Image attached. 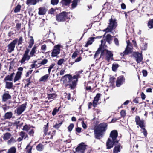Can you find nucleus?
<instances>
[{
  "instance_id": "aec40b11",
  "label": "nucleus",
  "mask_w": 153,
  "mask_h": 153,
  "mask_svg": "<svg viewBox=\"0 0 153 153\" xmlns=\"http://www.w3.org/2000/svg\"><path fill=\"white\" fill-rule=\"evenodd\" d=\"M22 74V72L21 71H19L17 72L14 78V82H16L19 80L21 79Z\"/></svg>"
},
{
  "instance_id": "f8f14e48",
  "label": "nucleus",
  "mask_w": 153,
  "mask_h": 153,
  "mask_svg": "<svg viewBox=\"0 0 153 153\" xmlns=\"http://www.w3.org/2000/svg\"><path fill=\"white\" fill-rule=\"evenodd\" d=\"M17 42V39H16L12 41L8 45V52L11 53L14 50L15 45Z\"/></svg>"
},
{
  "instance_id": "9d476101",
  "label": "nucleus",
  "mask_w": 153,
  "mask_h": 153,
  "mask_svg": "<svg viewBox=\"0 0 153 153\" xmlns=\"http://www.w3.org/2000/svg\"><path fill=\"white\" fill-rule=\"evenodd\" d=\"M62 47L60 44H59L55 45L52 51L51 56L53 57L57 56L60 53V48Z\"/></svg>"
},
{
  "instance_id": "58836bf2",
  "label": "nucleus",
  "mask_w": 153,
  "mask_h": 153,
  "mask_svg": "<svg viewBox=\"0 0 153 153\" xmlns=\"http://www.w3.org/2000/svg\"><path fill=\"white\" fill-rule=\"evenodd\" d=\"M32 127L34 128V127L31 126ZM31 127H30L29 126L27 125H25L23 127V130L25 131H27L29 130L31 128Z\"/></svg>"
},
{
  "instance_id": "37998d69",
  "label": "nucleus",
  "mask_w": 153,
  "mask_h": 153,
  "mask_svg": "<svg viewBox=\"0 0 153 153\" xmlns=\"http://www.w3.org/2000/svg\"><path fill=\"white\" fill-rule=\"evenodd\" d=\"M25 133L24 132L21 131L20 132V134H19V135L21 136V137L22 138V139L19 138H18V140L19 141H20L24 137L25 135Z\"/></svg>"
},
{
  "instance_id": "ea45409f",
  "label": "nucleus",
  "mask_w": 153,
  "mask_h": 153,
  "mask_svg": "<svg viewBox=\"0 0 153 153\" xmlns=\"http://www.w3.org/2000/svg\"><path fill=\"white\" fill-rule=\"evenodd\" d=\"M60 107H59L57 109V108H54L52 112V114L53 116L55 115L56 113L59 111V109L60 108Z\"/></svg>"
},
{
  "instance_id": "603ef678",
  "label": "nucleus",
  "mask_w": 153,
  "mask_h": 153,
  "mask_svg": "<svg viewBox=\"0 0 153 153\" xmlns=\"http://www.w3.org/2000/svg\"><path fill=\"white\" fill-rule=\"evenodd\" d=\"M59 2V0H51V4L55 5L57 4Z\"/></svg>"
},
{
  "instance_id": "a878e982",
  "label": "nucleus",
  "mask_w": 153,
  "mask_h": 153,
  "mask_svg": "<svg viewBox=\"0 0 153 153\" xmlns=\"http://www.w3.org/2000/svg\"><path fill=\"white\" fill-rule=\"evenodd\" d=\"M13 87V84L11 82H6L5 88H7L10 89H12Z\"/></svg>"
},
{
  "instance_id": "a211bd4d",
  "label": "nucleus",
  "mask_w": 153,
  "mask_h": 153,
  "mask_svg": "<svg viewBox=\"0 0 153 153\" xmlns=\"http://www.w3.org/2000/svg\"><path fill=\"white\" fill-rule=\"evenodd\" d=\"M11 96L9 94L8 91H7L6 93H4L2 96V101L3 102H6L7 100L10 99L11 98Z\"/></svg>"
},
{
  "instance_id": "052dcab7",
  "label": "nucleus",
  "mask_w": 153,
  "mask_h": 153,
  "mask_svg": "<svg viewBox=\"0 0 153 153\" xmlns=\"http://www.w3.org/2000/svg\"><path fill=\"white\" fill-rule=\"evenodd\" d=\"M114 42L116 45L119 46V41L117 38H115L114 39Z\"/></svg>"
},
{
  "instance_id": "49530a36",
  "label": "nucleus",
  "mask_w": 153,
  "mask_h": 153,
  "mask_svg": "<svg viewBox=\"0 0 153 153\" xmlns=\"http://www.w3.org/2000/svg\"><path fill=\"white\" fill-rule=\"evenodd\" d=\"M56 95L54 94H48V97L49 99H53L55 97Z\"/></svg>"
},
{
  "instance_id": "a19ab883",
  "label": "nucleus",
  "mask_w": 153,
  "mask_h": 153,
  "mask_svg": "<svg viewBox=\"0 0 153 153\" xmlns=\"http://www.w3.org/2000/svg\"><path fill=\"white\" fill-rule=\"evenodd\" d=\"M31 142H30L29 144L27 145L26 148V149H27V151L28 153H31V150L32 149V147L30 146V145Z\"/></svg>"
},
{
  "instance_id": "e2e57ef3",
  "label": "nucleus",
  "mask_w": 153,
  "mask_h": 153,
  "mask_svg": "<svg viewBox=\"0 0 153 153\" xmlns=\"http://www.w3.org/2000/svg\"><path fill=\"white\" fill-rule=\"evenodd\" d=\"M142 73L143 74V75L144 76H147V72L146 70H143L142 71Z\"/></svg>"
},
{
  "instance_id": "4468645a",
  "label": "nucleus",
  "mask_w": 153,
  "mask_h": 153,
  "mask_svg": "<svg viewBox=\"0 0 153 153\" xmlns=\"http://www.w3.org/2000/svg\"><path fill=\"white\" fill-rule=\"evenodd\" d=\"M134 57L136 61L138 63L141 62L143 59L142 53L134 52Z\"/></svg>"
},
{
  "instance_id": "cd10ccee",
  "label": "nucleus",
  "mask_w": 153,
  "mask_h": 153,
  "mask_svg": "<svg viewBox=\"0 0 153 153\" xmlns=\"http://www.w3.org/2000/svg\"><path fill=\"white\" fill-rule=\"evenodd\" d=\"M48 123H47V125H44V132L45 136L49 134L47 133L48 130Z\"/></svg>"
},
{
  "instance_id": "f3484780",
  "label": "nucleus",
  "mask_w": 153,
  "mask_h": 153,
  "mask_svg": "<svg viewBox=\"0 0 153 153\" xmlns=\"http://www.w3.org/2000/svg\"><path fill=\"white\" fill-rule=\"evenodd\" d=\"M100 96L101 94L100 93H98L94 97L93 101V105L94 108L96 107L97 106L98 103V102L100 97Z\"/></svg>"
},
{
  "instance_id": "412c9836",
  "label": "nucleus",
  "mask_w": 153,
  "mask_h": 153,
  "mask_svg": "<svg viewBox=\"0 0 153 153\" xmlns=\"http://www.w3.org/2000/svg\"><path fill=\"white\" fill-rule=\"evenodd\" d=\"M122 147L120 145L118 144L115 146L113 149V153H118L120 152Z\"/></svg>"
},
{
  "instance_id": "c85d7f7f",
  "label": "nucleus",
  "mask_w": 153,
  "mask_h": 153,
  "mask_svg": "<svg viewBox=\"0 0 153 153\" xmlns=\"http://www.w3.org/2000/svg\"><path fill=\"white\" fill-rule=\"evenodd\" d=\"M16 148L15 147H12L8 150L7 153H16Z\"/></svg>"
},
{
  "instance_id": "79ce46f5",
  "label": "nucleus",
  "mask_w": 153,
  "mask_h": 153,
  "mask_svg": "<svg viewBox=\"0 0 153 153\" xmlns=\"http://www.w3.org/2000/svg\"><path fill=\"white\" fill-rule=\"evenodd\" d=\"M16 142V141L13 137H12L11 139L8 141V143L9 144L14 143Z\"/></svg>"
},
{
  "instance_id": "4d7b16f0",
  "label": "nucleus",
  "mask_w": 153,
  "mask_h": 153,
  "mask_svg": "<svg viewBox=\"0 0 153 153\" xmlns=\"http://www.w3.org/2000/svg\"><path fill=\"white\" fill-rule=\"evenodd\" d=\"M120 115L121 117H124L126 115V112L125 110H122L120 112Z\"/></svg>"
},
{
  "instance_id": "dca6fc26",
  "label": "nucleus",
  "mask_w": 153,
  "mask_h": 153,
  "mask_svg": "<svg viewBox=\"0 0 153 153\" xmlns=\"http://www.w3.org/2000/svg\"><path fill=\"white\" fill-rule=\"evenodd\" d=\"M26 104H23L17 108L16 113L18 114H20L24 111L26 108Z\"/></svg>"
},
{
  "instance_id": "423d86ee",
  "label": "nucleus",
  "mask_w": 153,
  "mask_h": 153,
  "mask_svg": "<svg viewBox=\"0 0 153 153\" xmlns=\"http://www.w3.org/2000/svg\"><path fill=\"white\" fill-rule=\"evenodd\" d=\"M135 122L136 124L138 125L143 130V132L144 135L146 136L147 134V131L145 128V126L144 124V121L143 120H140V117L138 116H136L135 117Z\"/></svg>"
},
{
  "instance_id": "4be33fe9",
  "label": "nucleus",
  "mask_w": 153,
  "mask_h": 153,
  "mask_svg": "<svg viewBox=\"0 0 153 153\" xmlns=\"http://www.w3.org/2000/svg\"><path fill=\"white\" fill-rule=\"evenodd\" d=\"M13 113L11 112H7L5 113L4 116V118L5 119H10L12 118Z\"/></svg>"
},
{
  "instance_id": "20e7f679",
  "label": "nucleus",
  "mask_w": 153,
  "mask_h": 153,
  "mask_svg": "<svg viewBox=\"0 0 153 153\" xmlns=\"http://www.w3.org/2000/svg\"><path fill=\"white\" fill-rule=\"evenodd\" d=\"M117 136L118 133L117 131L113 130L111 131L110 135V137L111 139L108 138L106 143L107 149H110L112 148L114 145L118 143L119 141L116 140Z\"/></svg>"
},
{
  "instance_id": "6ab92c4d",
  "label": "nucleus",
  "mask_w": 153,
  "mask_h": 153,
  "mask_svg": "<svg viewBox=\"0 0 153 153\" xmlns=\"http://www.w3.org/2000/svg\"><path fill=\"white\" fill-rule=\"evenodd\" d=\"M102 37V36H98L97 37H90L88 39L87 42V43L86 44L85 46L86 47H87L89 45L91 44L93 42H94V39L99 38H101Z\"/></svg>"
},
{
  "instance_id": "13d9d810",
  "label": "nucleus",
  "mask_w": 153,
  "mask_h": 153,
  "mask_svg": "<svg viewBox=\"0 0 153 153\" xmlns=\"http://www.w3.org/2000/svg\"><path fill=\"white\" fill-rule=\"evenodd\" d=\"M30 38L29 43L34 44V41L33 37L32 36H30Z\"/></svg>"
},
{
  "instance_id": "5701e85b",
  "label": "nucleus",
  "mask_w": 153,
  "mask_h": 153,
  "mask_svg": "<svg viewBox=\"0 0 153 153\" xmlns=\"http://www.w3.org/2000/svg\"><path fill=\"white\" fill-rule=\"evenodd\" d=\"M15 75V73L13 72L10 75H8L6 76L4 79L5 80L12 81L13 80V77Z\"/></svg>"
},
{
  "instance_id": "680f3d73",
  "label": "nucleus",
  "mask_w": 153,
  "mask_h": 153,
  "mask_svg": "<svg viewBox=\"0 0 153 153\" xmlns=\"http://www.w3.org/2000/svg\"><path fill=\"white\" fill-rule=\"evenodd\" d=\"M143 45H144V47L143 48L144 50H146L147 46V43L146 42L143 43Z\"/></svg>"
},
{
  "instance_id": "bf43d9fd",
  "label": "nucleus",
  "mask_w": 153,
  "mask_h": 153,
  "mask_svg": "<svg viewBox=\"0 0 153 153\" xmlns=\"http://www.w3.org/2000/svg\"><path fill=\"white\" fill-rule=\"evenodd\" d=\"M82 59V58L81 56H79L76 59L74 62H77L81 61Z\"/></svg>"
},
{
  "instance_id": "a18cd8bd",
  "label": "nucleus",
  "mask_w": 153,
  "mask_h": 153,
  "mask_svg": "<svg viewBox=\"0 0 153 153\" xmlns=\"http://www.w3.org/2000/svg\"><path fill=\"white\" fill-rule=\"evenodd\" d=\"M62 123V122L58 123H56L54 126L53 127L56 129H58L60 127Z\"/></svg>"
},
{
  "instance_id": "7ed1b4c3",
  "label": "nucleus",
  "mask_w": 153,
  "mask_h": 153,
  "mask_svg": "<svg viewBox=\"0 0 153 153\" xmlns=\"http://www.w3.org/2000/svg\"><path fill=\"white\" fill-rule=\"evenodd\" d=\"M107 125L105 123L99 124L94 130L95 137L97 139H100L104 134L107 129Z\"/></svg>"
},
{
  "instance_id": "6e6d98bb",
  "label": "nucleus",
  "mask_w": 153,
  "mask_h": 153,
  "mask_svg": "<svg viewBox=\"0 0 153 153\" xmlns=\"http://www.w3.org/2000/svg\"><path fill=\"white\" fill-rule=\"evenodd\" d=\"M21 24L20 23H17L16 25V27L17 30H19L21 28Z\"/></svg>"
},
{
  "instance_id": "774afa93",
  "label": "nucleus",
  "mask_w": 153,
  "mask_h": 153,
  "mask_svg": "<svg viewBox=\"0 0 153 153\" xmlns=\"http://www.w3.org/2000/svg\"><path fill=\"white\" fill-rule=\"evenodd\" d=\"M37 66L38 65L37 64H35V63H33V64L31 65L30 67H31V68L33 69L36 67H37Z\"/></svg>"
},
{
  "instance_id": "2eb2a0df",
  "label": "nucleus",
  "mask_w": 153,
  "mask_h": 153,
  "mask_svg": "<svg viewBox=\"0 0 153 153\" xmlns=\"http://www.w3.org/2000/svg\"><path fill=\"white\" fill-rule=\"evenodd\" d=\"M125 81V78L123 76H119L118 77L116 81V86L119 87Z\"/></svg>"
},
{
  "instance_id": "f03ea898",
  "label": "nucleus",
  "mask_w": 153,
  "mask_h": 153,
  "mask_svg": "<svg viewBox=\"0 0 153 153\" xmlns=\"http://www.w3.org/2000/svg\"><path fill=\"white\" fill-rule=\"evenodd\" d=\"M79 75L77 74L72 76L70 74L65 75L62 77V79L66 86L69 85L71 89H73L76 86Z\"/></svg>"
},
{
  "instance_id": "7c9ffc66",
  "label": "nucleus",
  "mask_w": 153,
  "mask_h": 153,
  "mask_svg": "<svg viewBox=\"0 0 153 153\" xmlns=\"http://www.w3.org/2000/svg\"><path fill=\"white\" fill-rule=\"evenodd\" d=\"M37 3V0H27L26 4H29L35 5Z\"/></svg>"
},
{
  "instance_id": "0eeeda50",
  "label": "nucleus",
  "mask_w": 153,
  "mask_h": 153,
  "mask_svg": "<svg viewBox=\"0 0 153 153\" xmlns=\"http://www.w3.org/2000/svg\"><path fill=\"white\" fill-rule=\"evenodd\" d=\"M109 25L105 30L106 33L111 32L113 29L116 28L117 25V22L116 20L111 19L109 20Z\"/></svg>"
},
{
  "instance_id": "72a5a7b5",
  "label": "nucleus",
  "mask_w": 153,
  "mask_h": 153,
  "mask_svg": "<svg viewBox=\"0 0 153 153\" xmlns=\"http://www.w3.org/2000/svg\"><path fill=\"white\" fill-rule=\"evenodd\" d=\"M46 11L45 9L43 8H39V14L40 15H44Z\"/></svg>"
},
{
  "instance_id": "69168bd1",
  "label": "nucleus",
  "mask_w": 153,
  "mask_h": 153,
  "mask_svg": "<svg viewBox=\"0 0 153 153\" xmlns=\"http://www.w3.org/2000/svg\"><path fill=\"white\" fill-rule=\"evenodd\" d=\"M65 94H66L65 95V96H66V97L67 98V99L69 100L70 99H71V96H70V94H67L66 93H65Z\"/></svg>"
},
{
  "instance_id": "864d4df0",
  "label": "nucleus",
  "mask_w": 153,
  "mask_h": 153,
  "mask_svg": "<svg viewBox=\"0 0 153 153\" xmlns=\"http://www.w3.org/2000/svg\"><path fill=\"white\" fill-rule=\"evenodd\" d=\"M64 60L63 59H59L58 62L57 64L59 65H61L63 63Z\"/></svg>"
},
{
  "instance_id": "f257e3e1",
  "label": "nucleus",
  "mask_w": 153,
  "mask_h": 153,
  "mask_svg": "<svg viewBox=\"0 0 153 153\" xmlns=\"http://www.w3.org/2000/svg\"><path fill=\"white\" fill-rule=\"evenodd\" d=\"M105 43L106 42L105 40H101V45L96 52L94 56V58L97 57L99 54L101 53L100 58L105 53V59L109 62L111 60H113V54L111 52L105 49L107 47V46L105 45Z\"/></svg>"
},
{
  "instance_id": "473e14b6",
  "label": "nucleus",
  "mask_w": 153,
  "mask_h": 153,
  "mask_svg": "<svg viewBox=\"0 0 153 153\" xmlns=\"http://www.w3.org/2000/svg\"><path fill=\"white\" fill-rule=\"evenodd\" d=\"M71 0H62V3L65 6L68 5L71 1Z\"/></svg>"
},
{
  "instance_id": "e433bc0d",
  "label": "nucleus",
  "mask_w": 153,
  "mask_h": 153,
  "mask_svg": "<svg viewBox=\"0 0 153 153\" xmlns=\"http://www.w3.org/2000/svg\"><path fill=\"white\" fill-rule=\"evenodd\" d=\"M21 8V5H18L15 7L14 10V12L15 13H16L19 12L20 11Z\"/></svg>"
},
{
  "instance_id": "ddd939ff",
  "label": "nucleus",
  "mask_w": 153,
  "mask_h": 153,
  "mask_svg": "<svg viewBox=\"0 0 153 153\" xmlns=\"http://www.w3.org/2000/svg\"><path fill=\"white\" fill-rule=\"evenodd\" d=\"M86 145L82 143L76 149V152L78 153H84Z\"/></svg>"
},
{
  "instance_id": "5fc2aeb1",
  "label": "nucleus",
  "mask_w": 153,
  "mask_h": 153,
  "mask_svg": "<svg viewBox=\"0 0 153 153\" xmlns=\"http://www.w3.org/2000/svg\"><path fill=\"white\" fill-rule=\"evenodd\" d=\"M34 133V130L33 129H31L30 131L29 132L28 134L30 136H33Z\"/></svg>"
},
{
  "instance_id": "09e8293b",
  "label": "nucleus",
  "mask_w": 153,
  "mask_h": 153,
  "mask_svg": "<svg viewBox=\"0 0 153 153\" xmlns=\"http://www.w3.org/2000/svg\"><path fill=\"white\" fill-rule=\"evenodd\" d=\"M118 67V65L117 64H113L112 65V70L114 71H115L117 69Z\"/></svg>"
},
{
  "instance_id": "de8ad7c7",
  "label": "nucleus",
  "mask_w": 153,
  "mask_h": 153,
  "mask_svg": "<svg viewBox=\"0 0 153 153\" xmlns=\"http://www.w3.org/2000/svg\"><path fill=\"white\" fill-rule=\"evenodd\" d=\"M74 125L73 123H71L68 127V131L69 132H71L72 130L74 127Z\"/></svg>"
},
{
  "instance_id": "338daca9",
  "label": "nucleus",
  "mask_w": 153,
  "mask_h": 153,
  "mask_svg": "<svg viewBox=\"0 0 153 153\" xmlns=\"http://www.w3.org/2000/svg\"><path fill=\"white\" fill-rule=\"evenodd\" d=\"M121 8L123 10V9H125L126 8V5L124 3H122L121 4Z\"/></svg>"
},
{
  "instance_id": "3c124183",
  "label": "nucleus",
  "mask_w": 153,
  "mask_h": 153,
  "mask_svg": "<svg viewBox=\"0 0 153 153\" xmlns=\"http://www.w3.org/2000/svg\"><path fill=\"white\" fill-rule=\"evenodd\" d=\"M78 52L77 51H75V52H74V53H73L71 56L72 58L73 59H74L78 55Z\"/></svg>"
},
{
  "instance_id": "c756f323",
  "label": "nucleus",
  "mask_w": 153,
  "mask_h": 153,
  "mask_svg": "<svg viewBox=\"0 0 153 153\" xmlns=\"http://www.w3.org/2000/svg\"><path fill=\"white\" fill-rule=\"evenodd\" d=\"M44 146L42 144H39L36 147L37 150L39 151H42L43 150Z\"/></svg>"
},
{
  "instance_id": "f704fd0d",
  "label": "nucleus",
  "mask_w": 153,
  "mask_h": 153,
  "mask_svg": "<svg viewBox=\"0 0 153 153\" xmlns=\"http://www.w3.org/2000/svg\"><path fill=\"white\" fill-rule=\"evenodd\" d=\"M11 136V135L10 133H7L4 134L3 139L5 140H7L10 138Z\"/></svg>"
},
{
  "instance_id": "bb28decb",
  "label": "nucleus",
  "mask_w": 153,
  "mask_h": 153,
  "mask_svg": "<svg viewBox=\"0 0 153 153\" xmlns=\"http://www.w3.org/2000/svg\"><path fill=\"white\" fill-rule=\"evenodd\" d=\"M36 46H34L32 49L30 53V55L31 56V57L35 56L34 55V54L36 52Z\"/></svg>"
},
{
  "instance_id": "c03bdc74",
  "label": "nucleus",
  "mask_w": 153,
  "mask_h": 153,
  "mask_svg": "<svg viewBox=\"0 0 153 153\" xmlns=\"http://www.w3.org/2000/svg\"><path fill=\"white\" fill-rule=\"evenodd\" d=\"M114 78L113 77H111L110 78L109 81L110 83V85L113 86L114 83Z\"/></svg>"
},
{
  "instance_id": "2f4dec72",
  "label": "nucleus",
  "mask_w": 153,
  "mask_h": 153,
  "mask_svg": "<svg viewBox=\"0 0 153 153\" xmlns=\"http://www.w3.org/2000/svg\"><path fill=\"white\" fill-rule=\"evenodd\" d=\"M104 40V39H103V40ZM111 40L112 36L110 34L107 35L106 37V40L105 39V42H106V41H107L109 44L110 43V42Z\"/></svg>"
},
{
  "instance_id": "b1692460",
  "label": "nucleus",
  "mask_w": 153,
  "mask_h": 153,
  "mask_svg": "<svg viewBox=\"0 0 153 153\" xmlns=\"http://www.w3.org/2000/svg\"><path fill=\"white\" fill-rule=\"evenodd\" d=\"M80 0H74L71 4L72 9L75 8L77 5V3L80 2Z\"/></svg>"
},
{
  "instance_id": "39448f33",
  "label": "nucleus",
  "mask_w": 153,
  "mask_h": 153,
  "mask_svg": "<svg viewBox=\"0 0 153 153\" xmlns=\"http://www.w3.org/2000/svg\"><path fill=\"white\" fill-rule=\"evenodd\" d=\"M135 122L136 124L138 125L143 130V132L144 135L146 136L147 134V131L145 128V126L144 124V121L143 120H140V117L138 116H136L135 117Z\"/></svg>"
},
{
  "instance_id": "6e6552de",
  "label": "nucleus",
  "mask_w": 153,
  "mask_h": 153,
  "mask_svg": "<svg viewBox=\"0 0 153 153\" xmlns=\"http://www.w3.org/2000/svg\"><path fill=\"white\" fill-rule=\"evenodd\" d=\"M29 51L30 50L28 48H27L25 51L23 55L22 58L20 61L21 64L25 63L26 61H28L30 59L31 56L29 55Z\"/></svg>"
},
{
  "instance_id": "1a4fd4ad",
  "label": "nucleus",
  "mask_w": 153,
  "mask_h": 153,
  "mask_svg": "<svg viewBox=\"0 0 153 153\" xmlns=\"http://www.w3.org/2000/svg\"><path fill=\"white\" fill-rule=\"evenodd\" d=\"M129 40L127 41V46L125 51L123 53H121L120 55L121 56H123L124 55H127L131 53L133 51V46L132 44L128 42Z\"/></svg>"
},
{
  "instance_id": "8fccbe9b",
  "label": "nucleus",
  "mask_w": 153,
  "mask_h": 153,
  "mask_svg": "<svg viewBox=\"0 0 153 153\" xmlns=\"http://www.w3.org/2000/svg\"><path fill=\"white\" fill-rule=\"evenodd\" d=\"M48 62V60L47 59H44L40 63H38V64L41 65H44L46 64Z\"/></svg>"
},
{
  "instance_id": "4c0bfd02",
  "label": "nucleus",
  "mask_w": 153,
  "mask_h": 153,
  "mask_svg": "<svg viewBox=\"0 0 153 153\" xmlns=\"http://www.w3.org/2000/svg\"><path fill=\"white\" fill-rule=\"evenodd\" d=\"M92 83L91 82H88L87 84V86H86L85 89L86 90L90 91L91 89V84H92Z\"/></svg>"
},
{
  "instance_id": "393cba45",
  "label": "nucleus",
  "mask_w": 153,
  "mask_h": 153,
  "mask_svg": "<svg viewBox=\"0 0 153 153\" xmlns=\"http://www.w3.org/2000/svg\"><path fill=\"white\" fill-rule=\"evenodd\" d=\"M49 77V75L48 74H46L44 76H42L39 79L40 82H45L46 81L47 79Z\"/></svg>"
},
{
  "instance_id": "0e129e2a",
  "label": "nucleus",
  "mask_w": 153,
  "mask_h": 153,
  "mask_svg": "<svg viewBox=\"0 0 153 153\" xmlns=\"http://www.w3.org/2000/svg\"><path fill=\"white\" fill-rule=\"evenodd\" d=\"M82 126L83 128L85 129L87 128V126L86 124L84 123V121H82Z\"/></svg>"
},
{
  "instance_id": "c9c22d12",
  "label": "nucleus",
  "mask_w": 153,
  "mask_h": 153,
  "mask_svg": "<svg viewBox=\"0 0 153 153\" xmlns=\"http://www.w3.org/2000/svg\"><path fill=\"white\" fill-rule=\"evenodd\" d=\"M148 26L149 28H153V19L149 21L148 23Z\"/></svg>"
},
{
  "instance_id": "9b49d317",
  "label": "nucleus",
  "mask_w": 153,
  "mask_h": 153,
  "mask_svg": "<svg viewBox=\"0 0 153 153\" xmlns=\"http://www.w3.org/2000/svg\"><path fill=\"white\" fill-rule=\"evenodd\" d=\"M68 13L66 12H62L56 16V20L58 21H64L68 18Z\"/></svg>"
}]
</instances>
